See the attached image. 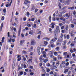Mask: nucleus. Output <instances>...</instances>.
<instances>
[{
  "label": "nucleus",
  "instance_id": "1",
  "mask_svg": "<svg viewBox=\"0 0 76 76\" xmlns=\"http://www.w3.org/2000/svg\"><path fill=\"white\" fill-rule=\"evenodd\" d=\"M57 39V37H55L54 38L52 39V40H51V42H50V44H52V43H53V42H55Z\"/></svg>",
  "mask_w": 76,
  "mask_h": 76
},
{
  "label": "nucleus",
  "instance_id": "2",
  "mask_svg": "<svg viewBox=\"0 0 76 76\" xmlns=\"http://www.w3.org/2000/svg\"><path fill=\"white\" fill-rule=\"evenodd\" d=\"M35 44H36L35 41L34 40H32L31 42V45H34Z\"/></svg>",
  "mask_w": 76,
  "mask_h": 76
},
{
  "label": "nucleus",
  "instance_id": "3",
  "mask_svg": "<svg viewBox=\"0 0 76 76\" xmlns=\"http://www.w3.org/2000/svg\"><path fill=\"white\" fill-rule=\"evenodd\" d=\"M43 57V55H42L40 56V57L39 58V60H40L41 62L42 63V61L44 60V59L42 58Z\"/></svg>",
  "mask_w": 76,
  "mask_h": 76
},
{
  "label": "nucleus",
  "instance_id": "4",
  "mask_svg": "<svg viewBox=\"0 0 76 76\" xmlns=\"http://www.w3.org/2000/svg\"><path fill=\"white\" fill-rule=\"evenodd\" d=\"M13 0H11V2H10V4H7L6 5V6L7 7H8L9 6H11V4H12V1Z\"/></svg>",
  "mask_w": 76,
  "mask_h": 76
},
{
  "label": "nucleus",
  "instance_id": "5",
  "mask_svg": "<svg viewBox=\"0 0 76 76\" xmlns=\"http://www.w3.org/2000/svg\"><path fill=\"white\" fill-rule=\"evenodd\" d=\"M63 34L61 33V36H60V38H61V39L60 40V41H63Z\"/></svg>",
  "mask_w": 76,
  "mask_h": 76
},
{
  "label": "nucleus",
  "instance_id": "6",
  "mask_svg": "<svg viewBox=\"0 0 76 76\" xmlns=\"http://www.w3.org/2000/svg\"><path fill=\"white\" fill-rule=\"evenodd\" d=\"M31 3L28 0H26L25 1L24 4H28V3Z\"/></svg>",
  "mask_w": 76,
  "mask_h": 76
},
{
  "label": "nucleus",
  "instance_id": "7",
  "mask_svg": "<svg viewBox=\"0 0 76 76\" xmlns=\"http://www.w3.org/2000/svg\"><path fill=\"white\" fill-rule=\"evenodd\" d=\"M3 26V23H2L1 25V26L0 27V31H1V30H2Z\"/></svg>",
  "mask_w": 76,
  "mask_h": 76
},
{
  "label": "nucleus",
  "instance_id": "8",
  "mask_svg": "<svg viewBox=\"0 0 76 76\" xmlns=\"http://www.w3.org/2000/svg\"><path fill=\"white\" fill-rule=\"evenodd\" d=\"M69 1H66L65 4H66L67 5H69Z\"/></svg>",
  "mask_w": 76,
  "mask_h": 76
},
{
  "label": "nucleus",
  "instance_id": "9",
  "mask_svg": "<svg viewBox=\"0 0 76 76\" xmlns=\"http://www.w3.org/2000/svg\"><path fill=\"white\" fill-rule=\"evenodd\" d=\"M24 41H24L23 40H21L20 42V45H22V44H23V42H24Z\"/></svg>",
  "mask_w": 76,
  "mask_h": 76
},
{
  "label": "nucleus",
  "instance_id": "10",
  "mask_svg": "<svg viewBox=\"0 0 76 76\" xmlns=\"http://www.w3.org/2000/svg\"><path fill=\"white\" fill-rule=\"evenodd\" d=\"M29 33L30 34V35H32V34H34V31H33L31 30L29 32Z\"/></svg>",
  "mask_w": 76,
  "mask_h": 76
},
{
  "label": "nucleus",
  "instance_id": "11",
  "mask_svg": "<svg viewBox=\"0 0 76 76\" xmlns=\"http://www.w3.org/2000/svg\"><path fill=\"white\" fill-rule=\"evenodd\" d=\"M43 61L44 63H47V61H48V59H43Z\"/></svg>",
  "mask_w": 76,
  "mask_h": 76
},
{
  "label": "nucleus",
  "instance_id": "12",
  "mask_svg": "<svg viewBox=\"0 0 76 76\" xmlns=\"http://www.w3.org/2000/svg\"><path fill=\"white\" fill-rule=\"evenodd\" d=\"M66 40H64L63 42V43H62V45H64L66 43Z\"/></svg>",
  "mask_w": 76,
  "mask_h": 76
},
{
  "label": "nucleus",
  "instance_id": "13",
  "mask_svg": "<svg viewBox=\"0 0 76 76\" xmlns=\"http://www.w3.org/2000/svg\"><path fill=\"white\" fill-rule=\"evenodd\" d=\"M11 41H12V38H10V39H7V42H11Z\"/></svg>",
  "mask_w": 76,
  "mask_h": 76
},
{
  "label": "nucleus",
  "instance_id": "14",
  "mask_svg": "<svg viewBox=\"0 0 76 76\" xmlns=\"http://www.w3.org/2000/svg\"><path fill=\"white\" fill-rule=\"evenodd\" d=\"M46 70L47 72H49L50 71V69L48 68L46 69Z\"/></svg>",
  "mask_w": 76,
  "mask_h": 76
},
{
  "label": "nucleus",
  "instance_id": "15",
  "mask_svg": "<svg viewBox=\"0 0 76 76\" xmlns=\"http://www.w3.org/2000/svg\"><path fill=\"white\" fill-rule=\"evenodd\" d=\"M55 49L56 51H58L59 50H60V47H57L56 48H55Z\"/></svg>",
  "mask_w": 76,
  "mask_h": 76
},
{
  "label": "nucleus",
  "instance_id": "16",
  "mask_svg": "<svg viewBox=\"0 0 76 76\" xmlns=\"http://www.w3.org/2000/svg\"><path fill=\"white\" fill-rule=\"evenodd\" d=\"M51 17L50 16L49 17V22H51Z\"/></svg>",
  "mask_w": 76,
  "mask_h": 76
},
{
  "label": "nucleus",
  "instance_id": "17",
  "mask_svg": "<svg viewBox=\"0 0 76 76\" xmlns=\"http://www.w3.org/2000/svg\"><path fill=\"white\" fill-rule=\"evenodd\" d=\"M61 13L62 15H63V14H64V13H66V11L64 10L62 12H61Z\"/></svg>",
  "mask_w": 76,
  "mask_h": 76
},
{
  "label": "nucleus",
  "instance_id": "18",
  "mask_svg": "<svg viewBox=\"0 0 76 76\" xmlns=\"http://www.w3.org/2000/svg\"><path fill=\"white\" fill-rule=\"evenodd\" d=\"M56 31H59V27L58 26H56Z\"/></svg>",
  "mask_w": 76,
  "mask_h": 76
},
{
  "label": "nucleus",
  "instance_id": "19",
  "mask_svg": "<svg viewBox=\"0 0 76 76\" xmlns=\"http://www.w3.org/2000/svg\"><path fill=\"white\" fill-rule=\"evenodd\" d=\"M67 72H68V69H65V71H64V73H67Z\"/></svg>",
  "mask_w": 76,
  "mask_h": 76
},
{
  "label": "nucleus",
  "instance_id": "20",
  "mask_svg": "<svg viewBox=\"0 0 76 76\" xmlns=\"http://www.w3.org/2000/svg\"><path fill=\"white\" fill-rule=\"evenodd\" d=\"M26 52L25 50H23V51H22V54H26Z\"/></svg>",
  "mask_w": 76,
  "mask_h": 76
},
{
  "label": "nucleus",
  "instance_id": "21",
  "mask_svg": "<svg viewBox=\"0 0 76 76\" xmlns=\"http://www.w3.org/2000/svg\"><path fill=\"white\" fill-rule=\"evenodd\" d=\"M31 18H33L34 19H35L36 18L35 17V16L34 15H32V16H31Z\"/></svg>",
  "mask_w": 76,
  "mask_h": 76
},
{
  "label": "nucleus",
  "instance_id": "22",
  "mask_svg": "<svg viewBox=\"0 0 76 76\" xmlns=\"http://www.w3.org/2000/svg\"><path fill=\"white\" fill-rule=\"evenodd\" d=\"M60 62L59 61H58V62H57L56 63V66H58V65H59V64H60Z\"/></svg>",
  "mask_w": 76,
  "mask_h": 76
},
{
  "label": "nucleus",
  "instance_id": "23",
  "mask_svg": "<svg viewBox=\"0 0 76 76\" xmlns=\"http://www.w3.org/2000/svg\"><path fill=\"white\" fill-rule=\"evenodd\" d=\"M44 44H45L46 45H47V44H48V42L47 41H45L44 42Z\"/></svg>",
  "mask_w": 76,
  "mask_h": 76
},
{
  "label": "nucleus",
  "instance_id": "24",
  "mask_svg": "<svg viewBox=\"0 0 76 76\" xmlns=\"http://www.w3.org/2000/svg\"><path fill=\"white\" fill-rule=\"evenodd\" d=\"M56 34H57V31L55 30L54 31V34L55 36H56Z\"/></svg>",
  "mask_w": 76,
  "mask_h": 76
},
{
  "label": "nucleus",
  "instance_id": "25",
  "mask_svg": "<svg viewBox=\"0 0 76 76\" xmlns=\"http://www.w3.org/2000/svg\"><path fill=\"white\" fill-rule=\"evenodd\" d=\"M42 71L43 72H45V69H44V67H42Z\"/></svg>",
  "mask_w": 76,
  "mask_h": 76
},
{
  "label": "nucleus",
  "instance_id": "26",
  "mask_svg": "<svg viewBox=\"0 0 76 76\" xmlns=\"http://www.w3.org/2000/svg\"><path fill=\"white\" fill-rule=\"evenodd\" d=\"M43 39H48V40H49V39H49V38L47 37H45L43 38Z\"/></svg>",
  "mask_w": 76,
  "mask_h": 76
},
{
  "label": "nucleus",
  "instance_id": "27",
  "mask_svg": "<svg viewBox=\"0 0 76 76\" xmlns=\"http://www.w3.org/2000/svg\"><path fill=\"white\" fill-rule=\"evenodd\" d=\"M29 68H30V69H33V66H30L29 67H28Z\"/></svg>",
  "mask_w": 76,
  "mask_h": 76
},
{
  "label": "nucleus",
  "instance_id": "28",
  "mask_svg": "<svg viewBox=\"0 0 76 76\" xmlns=\"http://www.w3.org/2000/svg\"><path fill=\"white\" fill-rule=\"evenodd\" d=\"M4 37L2 38V39L1 40V42H4Z\"/></svg>",
  "mask_w": 76,
  "mask_h": 76
},
{
  "label": "nucleus",
  "instance_id": "29",
  "mask_svg": "<svg viewBox=\"0 0 76 76\" xmlns=\"http://www.w3.org/2000/svg\"><path fill=\"white\" fill-rule=\"evenodd\" d=\"M23 72L22 71H21V72H20V75H23Z\"/></svg>",
  "mask_w": 76,
  "mask_h": 76
},
{
  "label": "nucleus",
  "instance_id": "30",
  "mask_svg": "<svg viewBox=\"0 0 76 76\" xmlns=\"http://www.w3.org/2000/svg\"><path fill=\"white\" fill-rule=\"evenodd\" d=\"M28 24V23H27V26L28 27H31V24Z\"/></svg>",
  "mask_w": 76,
  "mask_h": 76
},
{
  "label": "nucleus",
  "instance_id": "31",
  "mask_svg": "<svg viewBox=\"0 0 76 76\" xmlns=\"http://www.w3.org/2000/svg\"><path fill=\"white\" fill-rule=\"evenodd\" d=\"M49 31H50V32H51V33H52L53 32L52 31H52V29H51V28H50L49 29Z\"/></svg>",
  "mask_w": 76,
  "mask_h": 76
},
{
  "label": "nucleus",
  "instance_id": "32",
  "mask_svg": "<svg viewBox=\"0 0 76 76\" xmlns=\"http://www.w3.org/2000/svg\"><path fill=\"white\" fill-rule=\"evenodd\" d=\"M38 19H36V20L34 22V23H38Z\"/></svg>",
  "mask_w": 76,
  "mask_h": 76
},
{
  "label": "nucleus",
  "instance_id": "33",
  "mask_svg": "<svg viewBox=\"0 0 76 76\" xmlns=\"http://www.w3.org/2000/svg\"><path fill=\"white\" fill-rule=\"evenodd\" d=\"M62 67H63V65L62 64H61L60 66V68L61 69V68H62Z\"/></svg>",
  "mask_w": 76,
  "mask_h": 76
},
{
  "label": "nucleus",
  "instance_id": "34",
  "mask_svg": "<svg viewBox=\"0 0 76 76\" xmlns=\"http://www.w3.org/2000/svg\"><path fill=\"white\" fill-rule=\"evenodd\" d=\"M67 48V47H66V45L64 46L63 47V49H66V48Z\"/></svg>",
  "mask_w": 76,
  "mask_h": 76
},
{
  "label": "nucleus",
  "instance_id": "35",
  "mask_svg": "<svg viewBox=\"0 0 76 76\" xmlns=\"http://www.w3.org/2000/svg\"><path fill=\"white\" fill-rule=\"evenodd\" d=\"M7 36L9 37V38L10 37V33L9 32H8Z\"/></svg>",
  "mask_w": 76,
  "mask_h": 76
},
{
  "label": "nucleus",
  "instance_id": "36",
  "mask_svg": "<svg viewBox=\"0 0 76 76\" xmlns=\"http://www.w3.org/2000/svg\"><path fill=\"white\" fill-rule=\"evenodd\" d=\"M57 67L56 66H54L53 67V69H57Z\"/></svg>",
  "mask_w": 76,
  "mask_h": 76
},
{
  "label": "nucleus",
  "instance_id": "37",
  "mask_svg": "<svg viewBox=\"0 0 76 76\" xmlns=\"http://www.w3.org/2000/svg\"><path fill=\"white\" fill-rule=\"evenodd\" d=\"M4 16H2L1 19V20H4Z\"/></svg>",
  "mask_w": 76,
  "mask_h": 76
},
{
  "label": "nucleus",
  "instance_id": "38",
  "mask_svg": "<svg viewBox=\"0 0 76 76\" xmlns=\"http://www.w3.org/2000/svg\"><path fill=\"white\" fill-rule=\"evenodd\" d=\"M32 59H29L28 61H31V62L32 63Z\"/></svg>",
  "mask_w": 76,
  "mask_h": 76
},
{
  "label": "nucleus",
  "instance_id": "39",
  "mask_svg": "<svg viewBox=\"0 0 76 76\" xmlns=\"http://www.w3.org/2000/svg\"><path fill=\"white\" fill-rule=\"evenodd\" d=\"M71 28H73L75 27V25H74L73 24H71Z\"/></svg>",
  "mask_w": 76,
  "mask_h": 76
},
{
  "label": "nucleus",
  "instance_id": "40",
  "mask_svg": "<svg viewBox=\"0 0 76 76\" xmlns=\"http://www.w3.org/2000/svg\"><path fill=\"white\" fill-rule=\"evenodd\" d=\"M66 38L67 39H69V38H70V37H69V35L68 34L67 35V37H66Z\"/></svg>",
  "mask_w": 76,
  "mask_h": 76
},
{
  "label": "nucleus",
  "instance_id": "41",
  "mask_svg": "<svg viewBox=\"0 0 76 76\" xmlns=\"http://www.w3.org/2000/svg\"><path fill=\"white\" fill-rule=\"evenodd\" d=\"M67 52H65L64 53V56H66L67 54Z\"/></svg>",
  "mask_w": 76,
  "mask_h": 76
},
{
  "label": "nucleus",
  "instance_id": "42",
  "mask_svg": "<svg viewBox=\"0 0 76 76\" xmlns=\"http://www.w3.org/2000/svg\"><path fill=\"white\" fill-rule=\"evenodd\" d=\"M21 60V57H20V58H18L17 60L18 61H20Z\"/></svg>",
  "mask_w": 76,
  "mask_h": 76
},
{
  "label": "nucleus",
  "instance_id": "43",
  "mask_svg": "<svg viewBox=\"0 0 76 76\" xmlns=\"http://www.w3.org/2000/svg\"><path fill=\"white\" fill-rule=\"evenodd\" d=\"M42 54H46V52H45V51H43L42 52Z\"/></svg>",
  "mask_w": 76,
  "mask_h": 76
},
{
  "label": "nucleus",
  "instance_id": "44",
  "mask_svg": "<svg viewBox=\"0 0 76 76\" xmlns=\"http://www.w3.org/2000/svg\"><path fill=\"white\" fill-rule=\"evenodd\" d=\"M33 28H36L37 26H36V24H34V25L33 26Z\"/></svg>",
  "mask_w": 76,
  "mask_h": 76
},
{
  "label": "nucleus",
  "instance_id": "45",
  "mask_svg": "<svg viewBox=\"0 0 76 76\" xmlns=\"http://www.w3.org/2000/svg\"><path fill=\"white\" fill-rule=\"evenodd\" d=\"M59 26H63V24H62V23H59Z\"/></svg>",
  "mask_w": 76,
  "mask_h": 76
},
{
  "label": "nucleus",
  "instance_id": "46",
  "mask_svg": "<svg viewBox=\"0 0 76 76\" xmlns=\"http://www.w3.org/2000/svg\"><path fill=\"white\" fill-rule=\"evenodd\" d=\"M34 72H31L30 73V75H31V76H32V75H34Z\"/></svg>",
  "mask_w": 76,
  "mask_h": 76
},
{
  "label": "nucleus",
  "instance_id": "47",
  "mask_svg": "<svg viewBox=\"0 0 76 76\" xmlns=\"http://www.w3.org/2000/svg\"><path fill=\"white\" fill-rule=\"evenodd\" d=\"M23 20H24V21H25L26 20V17H24L23 18Z\"/></svg>",
  "mask_w": 76,
  "mask_h": 76
},
{
  "label": "nucleus",
  "instance_id": "48",
  "mask_svg": "<svg viewBox=\"0 0 76 76\" xmlns=\"http://www.w3.org/2000/svg\"><path fill=\"white\" fill-rule=\"evenodd\" d=\"M51 25L52 26H54L55 25V24L54 23H52L51 24Z\"/></svg>",
  "mask_w": 76,
  "mask_h": 76
},
{
  "label": "nucleus",
  "instance_id": "49",
  "mask_svg": "<svg viewBox=\"0 0 76 76\" xmlns=\"http://www.w3.org/2000/svg\"><path fill=\"white\" fill-rule=\"evenodd\" d=\"M47 66L48 67H50V63H48V64H47Z\"/></svg>",
  "mask_w": 76,
  "mask_h": 76
},
{
  "label": "nucleus",
  "instance_id": "50",
  "mask_svg": "<svg viewBox=\"0 0 76 76\" xmlns=\"http://www.w3.org/2000/svg\"><path fill=\"white\" fill-rule=\"evenodd\" d=\"M65 61H62V64H65Z\"/></svg>",
  "mask_w": 76,
  "mask_h": 76
},
{
  "label": "nucleus",
  "instance_id": "51",
  "mask_svg": "<svg viewBox=\"0 0 76 76\" xmlns=\"http://www.w3.org/2000/svg\"><path fill=\"white\" fill-rule=\"evenodd\" d=\"M64 26H63L61 27V29L63 30V29H64Z\"/></svg>",
  "mask_w": 76,
  "mask_h": 76
},
{
  "label": "nucleus",
  "instance_id": "52",
  "mask_svg": "<svg viewBox=\"0 0 76 76\" xmlns=\"http://www.w3.org/2000/svg\"><path fill=\"white\" fill-rule=\"evenodd\" d=\"M37 53L39 54V55L41 54V53L40 52V51H37Z\"/></svg>",
  "mask_w": 76,
  "mask_h": 76
},
{
  "label": "nucleus",
  "instance_id": "53",
  "mask_svg": "<svg viewBox=\"0 0 76 76\" xmlns=\"http://www.w3.org/2000/svg\"><path fill=\"white\" fill-rule=\"evenodd\" d=\"M54 76H57V72H55V73H54Z\"/></svg>",
  "mask_w": 76,
  "mask_h": 76
},
{
  "label": "nucleus",
  "instance_id": "54",
  "mask_svg": "<svg viewBox=\"0 0 76 76\" xmlns=\"http://www.w3.org/2000/svg\"><path fill=\"white\" fill-rule=\"evenodd\" d=\"M50 75H53V72L51 71L50 72Z\"/></svg>",
  "mask_w": 76,
  "mask_h": 76
},
{
  "label": "nucleus",
  "instance_id": "55",
  "mask_svg": "<svg viewBox=\"0 0 76 76\" xmlns=\"http://www.w3.org/2000/svg\"><path fill=\"white\" fill-rule=\"evenodd\" d=\"M4 13H6V9H4L3 10Z\"/></svg>",
  "mask_w": 76,
  "mask_h": 76
},
{
  "label": "nucleus",
  "instance_id": "56",
  "mask_svg": "<svg viewBox=\"0 0 76 76\" xmlns=\"http://www.w3.org/2000/svg\"><path fill=\"white\" fill-rule=\"evenodd\" d=\"M62 14H61H61H59V17H61L62 16Z\"/></svg>",
  "mask_w": 76,
  "mask_h": 76
},
{
  "label": "nucleus",
  "instance_id": "57",
  "mask_svg": "<svg viewBox=\"0 0 76 76\" xmlns=\"http://www.w3.org/2000/svg\"><path fill=\"white\" fill-rule=\"evenodd\" d=\"M35 12H36V13H37V12H38V9H36L35 10Z\"/></svg>",
  "mask_w": 76,
  "mask_h": 76
},
{
  "label": "nucleus",
  "instance_id": "58",
  "mask_svg": "<svg viewBox=\"0 0 76 76\" xmlns=\"http://www.w3.org/2000/svg\"><path fill=\"white\" fill-rule=\"evenodd\" d=\"M35 20V19L34 18H32L31 19V20L32 22H34V20Z\"/></svg>",
  "mask_w": 76,
  "mask_h": 76
},
{
  "label": "nucleus",
  "instance_id": "59",
  "mask_svg": "<svg viewBox=\"0 0 76 76\" xmlns=\"http://www.w3.org/2000/svg\"><path fill=\"white\" fill-rule=\"evenodd\" d=\"M66 36H67V35H66V34H65L64 35V38L65 39H66Z\"/></svg>",
  "mask_w": 76,
  "mask_h": 76
},
{
  "label": "nucleus",
  "instance_id": "60",
  "mask_svg": "<svg viewBox=\"0 0 76 76\" xmlns=\"http://www.w3.org/2000/svg\"><path fill=\"white\" fill-rule=\"evenodd\" d=\"M66 8H67V6L63 7L62 9L64 10L65 9H66Z\"/></svg>",
  "mask_w": 76,
  "mask_h": 76
},
{
  "label": "nucleus",
  "instance_id": "61",
  "mask_svg": "<svg viewBox=\"0 0 76 76\" xmlns=\"http://www.w3.org/2000/svg\"><path fill=\"white\" fill-rule=\"evenodd\" d=\"M38 39H40V36L39 35L37 37Z\"/></svg>",
  "mask_w": 76,
  "mask_h": 76
},
{
  "label": "nucleus",
  "instance_id": "62",
  "mask_svg": "<svg viewBox=\"0 0 76 76\" xmlns=\"http://www.w3.org/2000/svg\"><path fill=\"white\" fill-rule=\"evenodd\" d=\"M26 13H27V15L28 16H29L30 14H29V12H27Z\"/></svg>",
  "mask_w": 76,
  "mask_h": 76
},
{
  "label": "nucleus",
  "instance_id": "63",
  "mask_svg": "<svg viewBox=\"0 0 76 76\" xmlns=\"http://www.w3.org/2000/svg\"><path fill=\"white\" fill-rule=\"evenodd\" d=\"M52 19L53 20V21H55V20H56V18H53Z\"/></svg>",
  "mask_w": 76,
  "mask_h": 76
},
{
  "label": "nucleus",
  "instance_id": "64",
  "mask_svg": "<svg viewBox=\"0 0 76 76\" xmlns=\"http://www.w3.org/2000/svg\"><path fill=\"white\" fill-rule=\"evenodd\" d=\"M39 47H38L37 48V51H39Z\"/></svg>",
  "mask_w": 76,
  "mask_h": 76
}]
</instances>
